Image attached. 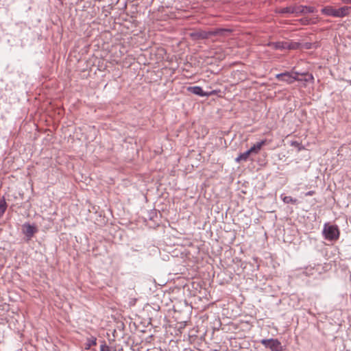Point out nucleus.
Segmentation results:
<instances>
[{
    "label": "nucleus",
    "mask_w": 351,
    "mask_h": 351,
    "mask_svg": "<svg viewBox=\"0 0 351 351\" xmlns=\"http://www.w3.org/2000/svg\"><path fill=\"white\" fill-rule=\"evenodd\" d=\"M314 194H315V191H308L307 193H306V194H305V195H306V196H311V195H314Z\"/></svg>",
    "instance_id": "obj_20"
},
{
    "label": "nucleus",
    "mask_w": 351,
    "mask_h": 351,
    "mask_svg": "<svg viewBox=\"0 0 351 351\" xmlns=\"http://www.w3.org/2000/svg\"><path fill=\"white\" fill-rule=\"evenodd\" d=\"M302 23L304 25H306L309 23V20L306 19H302Z\"/></svg>",
    "instance_id": "obj_21"
},
{
    "label": "nucleus",
    "mask_w": 351,
    "mask_h": 351,
    "mask_svg": "<svg viewBox=\"0 0 351 351\" xmlns=\"http://www.w3.org/2000/svg\"><path fill=\"white\" fill-rule=\"evenodd\" d=\"M281 13H292L293 14V7H287L281 9Z\"/></svg>",
    "instance_id": "obj_17"
},
{
    "label": "nucleus",
    "mask_w": 351,
    "mask_h": 351,
    "mask_svg": "<svg viewBox=\"0 0 351 351\" xmlns=\"http://www.w3.org/2000/svg\"><path fill=\"white\" fill-rule=\"evenodd\" d=\"M303 8L304 10V14H306V13H313L316 10V9L314 7H312V6L303 5Z\"/></svg>",
    "instance_id": "obj_16"
},
{
    "label": "nucleus",
    "mask_w": 351,
    "mask_h": 351,
    "mask_svg": "<svg viewBox=\"0 0 351 351\" xmlns=\"http://www.w3.org/2000/svg\"><path fill=\"white\" fill-rule=\"evenodd\" d=\"M268 46L274 49H295L299 47L300 44L298 43L276 42L268 43Z\"/></svg>",
    "instance_id": "obj_3"
},
{
    "label": "nucleus",
    "mask_w": 351,
    "mask_h": 351,
    "mask_svg": "<svg viewBox=\"0 0 351 351\" xmlns=\"http://www.w3.org/2000/svg\"><path fill=\"white\" fill-rule=\"evenodd\" d=\"M37 232V228L34 225L25 223L23 225V232L28 238L31 239Z\"/></svg>",
    "instance_id": "obj_5"
},
{
    "label": "nucleus",
    "mask_w": 351,
    "mask_h": 351,
    "mask_svg": "<svg viewBox=\"0 0 351 351\" xmlns=\"http://www.w3.org/2000/svg\"><path fill=\"white\" fill-rule=\"evenodd\" d=\"M350 8L348 6H343L339 9H336L335 17L342 18L346 16L350 13Z\"/></svg>",
    "instance_id": "obj_8"
},
{
    "label": "nucleus",
    "mask_w": 351,
    "mask_h": 351,
    "mask_svg": "<svg viewBox=\"0 0 351 351\" xmlns=\"http://www.w3.org/2000/svg\"><path fill=\"white\" fill-rule=\"evenodd\" d=\"M343 3H351V0H341Z\"/></svg>",
    "instance_id": "obj_23"
},
{
    "label": "nucleus",
    "mask_w": 351,
    "mask_h": 351,
    "mask_svg": "<svg viewBox=\"0 0 351 351\" xmlns=\"http://www.w3.org/2000/svg\"><path fill=\"white\" fill-rule=\"evenodd\" d=\"M261 343L265 347L270 348L272 351H282L281 343L277 339H263Z\"/></svg>",
    "instance_id": "obj_4"
},
{
    "label": "nucleus",
    "mask_w": 351,
    "mask_h": 351,
    "mask_svg": "<svg viewBox=\"0 0 351 351\" xmlns=\"http://www.w3.org/2000/svg\"><path fill=\"white\" fill-rule=\"evenodd\" d=\"M230 30L226 29H217L215 31L202 32L200 33V37L202 38H208L213 35H223L225 32H228Z\"/></svg>",
    "instance_id": "obj_6"
},
{
    "label": "nucleus",
    "mask_w": 351,
    "mask_h": 351,
    "mask_svg": "<svg viewBox=\"0 0 351 351\" xmlns=\"http://www.w3.org/2000/svg\"><path fill=\"white\" fill-rule=\"evenodd\" d=\"M251 154V152L248 149L247 151L239 154L237 158H236L235 160L237 162H240L241 161H246L249 156Z\"/></svg>",
    "instance_id": "obj_10"
},
{
    "label": "nucleus",
    "mask_w": 351,
    "mask_h": 351,
    "mask_svg": "<svg viewBox=\"0 0 351 351\" xmlns=\"http://www.w3.org/2000/svg\"><path fill=\"white\" fill-rule=\"evenodd\" d=\"M97 344V339L95 337H91L87 339V341L86 343L85 348L86 350L90 349L93 346H95Z\"/></svg>",
    "instance_id": "obj_11"
},
{
    "label": "nucleus",
    "mask_w": 351,
    "mask_h": 351,
    "mask_svg": "<svg viewBox=\"0 0 351 351\" xmlns=\"http://www.w3.org/2000/svg\"><path fill=\"white\" fill-rule=\"evenodd\" d=\"M281 199L285 204H296L297 202V199L292 198L291 196L281 195Z\"/></svg>",
    "instance_id": "obj_12"
},
{
    "label": "nucleus",
    "mask_w": 351,
    "mask_h": 351,
    "mask_svg": "<svg viewBox=\"0 0 351 351\" xmlns=\"http://www.w3.org/2000/svg\"><path fill=\"white\" fill-rule=\"evenodd\" d=\"M7 208V204L4 199L0 200V217H1L5 213Z\"/></svg>",
    "instance_id": "obj_14"
},
{
    "label": "nucleus",
    "mask_w": 351,
    "mask_h": 351,
    "mask_svg": "<svg viewBox=\"0 0 351 351\" xmlns=\"http://www.w3.org/2000/svg\"><path fill=\"white\" fill-rule=\"evenodd\" d=\"M101 351H110V348L105 343L101 344L100 346Z\"/></svg>",
    "instance_id": "obj_18"
},
{
    "label": "nucleus",
    "mask_w": 351,
    "mask_h": 351,
    "mask_svg": "<svg viewBox=\"0 0 351 351\" xmlns=\"http://www.w3.org/2000/svg\"><path fill=\"white\" fill-rule=\"evenodd\" d=\"M323 234L326 239L335 241L339 237V230L337 226L326 223L324 226Z\"/></svg>",
    "instance_id": "obj_1"
},
{
    "label": "nucleus",
    "mask_w": 351,
    "mask_h": 351,
    "mask_svg": "<svg viewBox=\"0 0 351 351\" xmlns=\"http://www.w3.org/2000/svg\"><path fill=\"white\" fill-rule=\"evenodd\" d=\"M293 13L296 14H304V8L303 5H299V6H293Z\"/></svg>",
    "instance_id": "obj_15"
},
{
    "label": "nucleus",
    "mask_w": 351,
    "mask_h": 351,
    "mask_svg": "<svg viewBox=\"0 0 351 351\" xmlns=\"http://www.w3.org/2000/svg\"><path fill=\"white\" fill-rule=\"evenodd\" d=\"M302 75H308V79H305V80H308L309 79L310 80H313V76L311 75V74H307V73H302L301 74Z\"/></svg>",
    "instance_id": "obj_19"
},
{
    "label": "nucleus",
    "mask_w": 351,
    "mask_h": 351,
    "mask_svg": "<svg viewBox=\"0 0 351 351\" xmlns=\"http://www.w3.org/2000/svg\"><path fill=\"white\" fill-rule=\"evenodd\" d=\"M267 143V141L266 139L262 140L260 142L256 143L254 144L249 150L251 152V154H258L260 150L262 149L263 146L266 145Z\"/></svg>",
    "instance_id": "obj_7"
},
{
    "label": "nucleus",
    "mask_w": 351,
    "mask_h": 351,
    "mask_svg": "<svg viewBox=\"0 0 351 351\" xmlns=\"http://www.w3.org/2000/svg\"><path fill=\"white\" fill-rule=\"evenodd\" d=\"M191 88L192 89V92L197 95H200V96L205 95V93H204L202 88L199 86H194Z\"/></svg>",
    "instance_id": "obj_13"
},
{
    "label": "nucleus",
    "mask_w": 351,
    "mask_h": 351,
    "mask_svg": "<svg viewBox=\"0 0 351 351\" xmlns=\"http://www.w3.org/2000/svg\"><path fill=\"white\" fill-rule=\"evenodd\" d=\"M300 73L298 72H285L279 73L276 75V79L285 82L288 84H292L295 81L300 80L299 78Z\"/></svg>",
    "instance_id": "obj_2"
},
{
    "label": "nucleus",
    "mask_w": 351,
    "mask_h": 351,
    "mask_svg": "<svg viewBox=\"0 0 351 351\" xmlns=\"http://www.w3.org/2000/svg\"><path fill=\"white\" fill-rule=\"evenodd\" d=\"M321 12L324 15L335 17L336 9L332 6H326L322 9Z\"/></svg>",
    "instance_id": "obj_9"
},
{
    "label": "nucleus",
    "mask_w": 351,
    "mask_h": 351,
    "mask_svg": "<svg viewBox=\"0 0 351 351\" xmlns=\"http://www.w3.org/2000/svg\"><path fill=\"white\" fill-rule=\"evenodd\" d=\"M299 145H300V143H299L298 142H297V141H293V142H291V145H292V146L297 147V146H298Z\"/></svg>",
    "instance_id": "obj_22"
}]
</instances>
